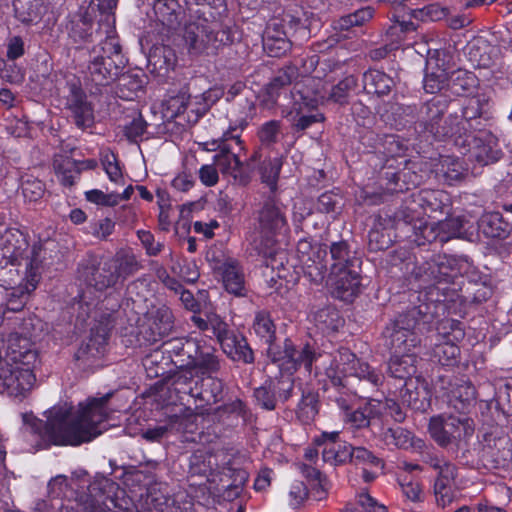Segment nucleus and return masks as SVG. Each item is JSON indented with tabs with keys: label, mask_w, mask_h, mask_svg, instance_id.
<instances>
[{
	"label": "nucleus",
	"mask_w": 512,
	"mask_h": 512,
	"mask_svg": "<svg viewBox=\"0 0 512 512\" xmlns=\"http://www.w3.org/2000/svg\"><path fill=\"white\" fill-rule=\"evenodd\" d=\"M243 145L238 135L226 131V178H233V184L245 185L249 175L244 167L246 156L243 154Z\"/></svg>",
	"instance_id": "obj_16"
},
{
	"label": "nucleus",
	"mask_w": 512,
	"mask_h": 512,
	"mask_svg": "<svg viewBox=\"0 0 512 512\" xmlns=\"http://www.w3.org/2000/svg\"><path fill=\"white\" fill-rule=\"evenodd\" d=\"M298 69L295 66H286L280 69L267 85V93L271 98L278 96L280 89L289 86L298 78Z\"/></svg>",
	"instance_id": "obj_40"
},
{
	"label": "nucleus",
	"mask_w": 512,
	"mask_h": 512,
	"mask_svg": "<svg viewBox=\"0 0 512 512\" xmlns=\"http://www.w3.org/2000/svg\"><path fill=\"white\" fill-rule=\"evenodd\" d=\"M54 169L57 179L64 186H72L79 174L77 162L68 157L56 158Z\"/></svg>",
	"instance_id": "obj_39"
},
{
	"label": "nucleus",
	"mask_w": 512,
	"mask_h": 512,
	"mask_svg": "<svg viewBox=\"0 0 512 512\" xmlns=\"http://www.w3.org/2000/svg\"><path fill=\"white\" fill-rule=\"evenodd\" d=\"M253 396L256 404L266 411L275 410L279 402L269 378L254 389Z\"/></svg>",
	"instance_id": "obj_41"
},
{
	"label": "nucleus",
	"mask_w": 512,
	"mask_h": 512,
	"mask_svg": "<svg viewBox=\"0 0 512 512\" xmlns=\"http://www.w3.org/2000/svg\"><path fill=\"white\" fill-rule=\"evenodd\" d=\"M0 350V393L21 396L30 391L36 378L32 368L37 354L27 337L11 334Z\"/></svg>",
	"instance_id": "obj_3"
},
{
	"label": "nucleus",
	"mask_w": 512,
	"mask_h": 512,
	"mask_svg": "<svg viewBox=\"0 0 512 512\" xmlns=\"http://www.w3.org/2000/svg\"><path fill=\"white\" fill-rule=\"evenodd\" d=\"M325 375L335 388L346 386V378H357L358 384L354 394L359 398H368V384L372 390H378L384 383V375L368 363L360 361L349 349H339L335 354L328 356V364L324 362Z\"/></svg>",
	"instance_id": "obj_6"
},
{
	"label": "nucleus",
	"mask_w": 512,
	"mask_h": 512,
	"mask_svg": "<svg viewBox=\"0 0 512 512\" xmlns=\"http://www.w3.org/2000/svg\"><path fill=\"white\" fill-rule=\"evenodd\" d=\"M480 445L478 457L484 467L489 469L508 467L512 460V450L507 438L485 434Z\"/></svg>",
	"instance_id": "obj_13"
},
{
	"label": "nucleus",
	"mask_w": 512,
	"mask_h": 512,
	"mask_svg": "<svg viewBox=\"0 0 512 512\" xmlns=\"http://www.w3.org/2000/svg\"><path fill=\"white\" fill-rule=\"evenodd\" d=\"M434 494L437 505L442 508L448 506L454 500V494L451 489V484H446L441 481H435Z\"/></svg>",
	"instance_id": "obj_63"
},
{
	"label": "nucleus",
	"mask_w": 512,
	"mask_h": 512,
	"mask_svg": "<svg viewBox=\"0 0 512 512\" xmlns=\"http://www.w3.org/2000/svg\"><path fill=\"white\" fill-rule=\"evenodd\" d=\"M490 107V98L485 94H477L467 100L462 110V120L460 122H467L476 118L490 121L492 117Z\"/></svg>",
	"instance_id": "obj_31"
},
{
	"label": "nucleus",
	"mask_w": 512,
	"mask_h": 512,
	"mask_svg": "<svg viewBox=\"0 0 512 512\" xmlns=\"http://www.w3.org/2000/svg\"><path fill=\"white\" fill-rule=\"evenodd\" d=\"M447 15V8L437 3L429 4L412 11V16L420 21H438Z\"/></svg>",
	"instance_id": "obj_55"
},
{
	"label": "nucleus",
	"mask_w": 512,
	"mask_h": 512,
	"mask_svg": "<svg viewBox=\"0 0 512 512\" xmlns=\"http://www.w3.org/2000/svg\"><path fill=\"white\" fill-rule=\"evenodd\" d=\"M424 220V212L419 205H416L414 193L407 196L398 209L389 216L391 228L398 231L397 237L404 238L410 236L411 231Z\"/></svg>",
	"instance_id": "obj_14"
},
{
	"label": "nucleus",
	"mask_w": 512,
	"mask_h": 512,
	"mask_svg": "<svg viewBox=\"0 0 512 512\" xmlns=\"http://www.w3.org/2000/svg\"><path fill=\"white\" fill-rule=\"evenodd\" d=\"M319 412L318 393L310 388L302 389L301 399L297 405L296 415L304 424L311 423Z\"/></svg>",
	"instance_id": "obj_34"
},
{
	"label": "nucleus",
	"mask_w": 512,
	"mask_h": 512,
	"mask_svg": "<svg viewBox=\"0 0 512 512\" xmlns=\"http://www.w3.org/2000/svg\"><path fill=\"white\" fill-rule=\"evenodd\" d=\"M267 353L272 362L277 364L279 371H289V373H295L301 366L311 373L314 362L325 357L323 362L328 364L329 356L318 353L315 347L309 343L295 345L290 339H285L282 348H268ZM323 365L324 363H322Z\"/></svg>",
	"instance_id": "obj_9"
},
{
	"label": "nucleus",
	"mask_w": 512,
	"mask_h": 512,
	"mask_svg": "<svg viewBox=\"0 0 512 512\" xmlns=\"http://www.w3.org/2000/svg\"><path fill=\"white\" fill-rule=\"evenodd\" d=\"M0 78L11 84H21L25 79V69L16 63L0 61Z\"/></svg>",
	"instance_id": "obj_56"
},
{
	"label": "nucleus",
	"mask_w": 512,
	"mask_h": 512,
	"mask_svg": "<svg viewBox=\"0 0 512 512\" xmlns=\"http://www.w3.org/2000/svg\"><path fill=\"white\" fill-rule=\"evenodd\" d=\"M383 438L387 444L397 447H405L410 443V433L401 427L386 429Z\"/></svg>",
	"instance_id": "obj_60"
},
{
	"label": "nucleus",
	"mask_w": 512,
	"mask_h": 512,
	"mask_svg": "<svg viewBox=\"0 0 512 512\" xmlns=\"http://www.w3.org/2000/svg\"><path fill=\"white\" fill-rule=\"evenodd\" d=\"M342 207V197L334 191H326L318 197L317 209L321 213L338 214Z\"/></svg>",
	"instance_id": "obj_50"
},
{
	"label": "nucleus",
	"mask_w": 512,
	"mask_h": 512,
	"mask_svg": "<svg viewBox=\"0 0 512 512\" xmlns=\"http://www.w3.org/2000/svg\"><path fill=\"white\" fill-rule=\"evenodd\" d=\"M251 461L245 449H226V501L240 498L249 479Z\"/></svg>",
	"instance_id": "obj_11"
},
{
	"label": "nucleus",
	"mask_w": 512,
	"mask_h": 512,
	"mask_svg": "<svg viewBox=\"0 0 512 512\" xmlns=\"http://www.w3.org/2000/svg\"><path fill=\"white\" fill-rule=\"evenodd\" d=\"M22 194L24 198L30 202L37 201L44 194L43 183L34 178H27L21 184Z\"/></svg>",
	"instance_id": "obj_59"
},
{
	"label": "nucleus",
	"mask_w": 512,
	"mask_h": 512,
	"mask_svg": "<svg viewBox=\"0 0 512 512\" xmlns=\"http://www.w3.org/2000/svg\"><path fill=\"white\" fill-rule=\"evenodd\" d=\"M416 205L424 212V217L437 218L449 214L452 206L450 195L443 190L423 189L414 192Z\"/></svg>",
	"instance_id": "obj_19"
},
{
	"label": "nucleus",
	"mask_w": 512,
	"mask_h": 512,
	"mask_svg": "<svg viewBox=\"0 0 512 512\" xmlns=\"http://www.w3.org/2000/svg\"><path fill=\"white\" fill-rule=\"evenodd\" d=\"M394 112L400 118V125L414 124L415 131L427 140H445L459 131L457 117L449 115L443 119L445 105L435 99L419 105H397Z\"/></svg>",
	"instance_id": "obj_5"
},
{
	"label": "nucleus",
	"mask_w": 512,
	"mask_h": 512,
	"mask_svg": "<svg viewBox=\"0 0 512 512\" xmlns=\"http://www.w3.org/2000/svg\"><path fill=\"white\" fill-rule=\"evenodd\" d=\"M226 419H233V423L231 424L234 427L243 426L248 418V411L244 405V403L236 398L230 403H226Z\"/></svg>",
	"instance_id": "obj_54"
},
{
	"label": "nucleus",
	"mask_w": 512,
	"mask_h": 512,
	"mask_svg": "<svg viewBox=\"0 0 512 512\" xmlns=\"http://www.w3.org/2000/svg\"><path fill=\"white\" fill-rule=\"evenodd\" d=\"M313 321L316 328L323 334L337 332L343 325L344 319L340 312L331 306L318 309L313 314Z\"/></svg>",
	"instance_id": "obj_30"
},
{
	"label": "nucleus",
	"mask_w": 512,
	"mask_h": 512,
	"mask_svg": "<svg viewBox=\"0 0 512 512\" xmlns=\"http://www.w3.org/2000/svg\"><path fill=\"white\" fill-rule=\"evenodd\" d=\"M357 502L365 512H387V507L383 504H380L367 492H361L358 495Z\"/></svg>",
	"instance_id": "obj_64"
},
{
	"label": "nucleus",
	"mask_w": 512,
	"mask_h": 512,
	"mask_svg": "<svg viewBox=\"0 0 512 512\" xmlns=\"http://www.w3.org/2000/svg\"><path fill=\"white\" fill-rule=\"evenodd\" d=\"M477 225L478 231L491 239H505L512 230L511 224L499 212L483 214Z\"/></svg>",
	"instance_id": "obj_22"
},
{
	"label": "nucleus",
	"mask_w": 512,
	"mask_h": 512,
	"mask_svg": "<svg viewBox=\"0 0 512 512\" xmlns=\"http://www.w3.org/2000/svg\"><path fill=\"white\" fill-rule=\"evenodd\" d=\"M430 302H415L405 312L400 313L383 331L384 345L390 351L404 353L412 351L420 343L416 329L426 325L437 317L436 307L439 298H431Z\"/></svg>",
	"instance_id": "obj_4"
},
{
	"label": "nucleus",
	"mask_w": 512,
	"mask_h": 512,
	"mask_svg": "<svg viewBox=\"0 0 512 512\" xmlns=\"http://www.w3.org/2000/svg\"><path fill=\"white\" fill-rule=\"evenodd\" d=\"M226 356L236 362L252 363L254 361L253 351L249 347L246 339L242 336L229 335L226 331Z\"/></svg>",
	"instance_id": "obj_35"
},
{
	"label": "nucleus",
	"mask_w": 512,
	"mask_h": 512,
	"mask_svg": "<svg viewBox=\"0 0 512 512\" xmlns=\"http://www.w3.org/2000/svg\"><path fill=\"white\" fill-rule=\"evenodd\" d=\"M391 357L388 362L389 374L404 381L411 380L410 377L416 373L417 356L412 351L398 353L390 351Z\"/></svg>",
	"instance_id": "obj_26"
},
{
	"label": "nucleus",
	"mask_w": 512,
	"mask_h": 512,
	"mask_svg": "<svg viewBox=\"0 0 512 512\" xmlns=\"http://www.w3.org/2000/svg\"><path fill=\"white\" fill-rule=\"evenodd\" d=\"M436 385L448 408L461 415L469 413L476 398L475 388L470 382L458 379L452 382L445 376H440Z\"/></svg>",
	"instance_id": "obj_12"
},
{
	"label": "nucleus",
	"mask_w": 512,
	"mask_h": 512,
	"mask_svg": "<svg viewBox=\"0 0 512 512\" xmlns=\"http://www.w3.org/2000/svg\"><path fill=\"white\" fill-rule=\"evenodd\" d=\"M412 380L405 381L400 390V397L403 404L413 410H423L425 407L424 399H420V391L411 388Z\"/></svg>",
	"instance_id": "obj_53"
},
{
	"label": "nucleus",
	"mask_w": 512,
	"mask_h": 512,
	"mask_svg": "<svg viewBox=\"0 0 512 512\" xmlns=\"http://www.w3.org/2000/svg\"><path fill=\"white\" fill-rule=\"evenodd\" d=\"M109 395L88 398L77 409L67 403L54 406L46 415V424L33 415L25 414L26 429L39 435L44 445L79 446L90 442L106 429L104 423L111 410L107 407Z\"/></svg>",
	"instance_id": "obj_1"
},
{
	"label": "nucleus",
	"mask_w": 512,
	"mask_h": 512,
	"mask_svg": "<svg viewBox=\"0 0 512 512\" xmlns=\"http://www.w3.org/2000/svg\"><path fill=\"white\" fill-rule=\"evenodd\" d=\"M253 328L255 333L266 343L268 348L278 347L275 343L276 327L271 315L267 311H259L256 313Z\"/></svg>",
	"instance_id": "obj_37"
},
{
	"label": "nucleus",
	"mask_w": 512,
	"mask_h": 512,
	"mask_svg": "<svg viewBox=\"0 0 512 512\" xmlns=\"http://www.w3.org/2000/svg\"><path fill=\"white\" fill-rule=\"evenodd\" d=\"M282 167L280 158L270 159L265 161L261 168L262 180L267 183L271 190H275Z\"/></svg>",
	"instance_id": "obj_52"
},
{
	"label": "nucleus",
	"mask_w": 512,
	"mask_h": 512,
	"mask_svg": "<svg viewBox=\"0 0 512 512\" xmlns=\"http://www.w3.org/2000/svg\"><path fill=\"white\" fill-rule=\"evenodd\" d=\"M428 431L432 439L442 448L455 445L457 453L462 450L457 458L467 459V450L464 449L467 441L474 434L473 420L466 416L455 417L452 415L433 416L428 425Z\"/></svg>",
	"instance_id": "obj_7"
},
{
	"label": "nucleus",
	"mask_w": 512,
	"mask_h": 512,
	"mask_svg": "<svg viewBox=\"0 0 512 512\" xmlns=\"http://www.w3.org/2000/svg\"><path fill=\"white\" fill-rule=\"evenodd\" d=\"M329 249L332 260L331 272L361 267L360 258L357 257L355 251L351 250L346 241L340 240L332 242Z\"/></svg>",
	"instance_id": "obj_25"
},
{
	"label": "nucleus",
	"mask_w": 512,
	"mask_h": 512,
	"mask_svg": "<svg viewBox=\"0 0 512 512\" xmlns=\"http://www.w3.org/2000/svg\"><path fill=\"white\" fill-rule=\"evenodd\" d=\"M437 342L431 356L442 366H454L460 356V343L465 337L463 323L455 319H444L437 327Z\"/></svg>",
	"instance_id": "obj_10"
},
{
	"label": "nucleus",
	"mask_w": 512,
	"mask_h": 512,
	"mask_svg": "<svg viewBox=\"0 0 512 512\" xmlns=\"http://www.w3.org/2000/svg\"><path fill=\"white\" fill-rule=\"evenodd\" d=\"M286 118L291 123L293 133H303L306 129L310 128L315 123L323 122L325 117L322 113L315 114H301L300 112H289Z\"/></svg>",
	"instance_id": "obj_47"
},
{
	"label": "nucleus",
	"mask_w": 512,
	"mask_h": 512,
	"mask_svg": "<svg viewBox=\"0 0 512 512\" xmlns=\"http://www.w3.org/2000/svg\"><path fill=\"white\" fill-rule=\"evenodd\" d=\"M411 242H414L416 245L421 246L425 245L427 242H440V232L437 228V223L428 224L425 220H423L415 229V231L410 232V236L406 237Z\"/></svg>",
	"instance_id": "obj_43"
},
{
	"label": "nucleus",
	"mask_w": 512,
	"mask_h": 512,
	"mask_svg": "<svg viewBox=\"0 0 512 512\" xmlns=\"http://www.w3.org/2000/svg\"><path fill=\"white\" fill-rule=\"evenodd\" d=\"M463 143L468 144L471 157L481 165L497 162L502 156L498 139L491 132L467 135Z\"/></svg>",
	"instance_id": "obj_17"
},
{
	"label": "nucleus",
	"mask_w": 512,
	"mask_h": 512,
	"mask_svg": "<svg viewBox=\"0 0 512 512\" xmlns=\"http://www.w3.org/2000/svg\"><path fill=\"white\" fill-rule=\"evenodd\" d=\"M356 86L357 79L352 75L345 77L329 89L322 87L320 79L308 78L304 88L298 89L296 93L299 95L301 104L308 108H314L325 101L344 105L348 103L350 93Z\"/></svg>",
	"instance_id": "obj_8"
},
{
	"label": "nucleus",
	"mask_w": 512,
	"mask_h": 512,
	"mask_svg": "<svg viewBox=\"0 0 512 512\" xmlns=\"http://www.w3.org/2000/svg\"><path fill=\"white\" fill-rule=\"evenodd\" d=\"M226 293L233 296L230 306L234 305V299H238L245 307L252 303V292L247 285L243 267L238 260L226 256Z\"/></svg>",
	"instance_id": "obj_18"
},
{
	"label": "nucleus",
	"mask_w": 512,
	"mask_h": 512,
	"mask_svg": "<svg viewBox=\"0 0 512 512\" xmlns=\"http://www.w3.org/2000/svg\"><path fill=\"white\" fill-rule=\"evenodd\" d=\"M449 80L447 69L438 66L436 61L430 59L427 61L426 73L423 80V88L427 93L435 94L440 92Z\"/></svg>",
	"instance_id": "obj_32"
},
{
	"label": "nucleus",
	"mask_w": 512,
	"mask_h": 512,
	"mask_svg": "<svg viewBox=\"0 0 512 512\" xmlns=\"http://www.w3.org/2000/svg\"><path fill=\"white\" fill-rule=\"evenodd\" d=\"M100 161L108 179L115 184H123V171L116 155L109 149L103 150Z\"/></svg>",
	"instance_id": "obj_45"
},
{
	"label": "nucleus",
	"mask_w": 512,
	"mask_h": 512,
	"mask_svg": "<svg viewBox=\"0 0 512 512\" xmlns=\"http://www.w3.org/2000/svg\"><path fill=\"white\" fill-rule=\"evenodd\" d=\"M28 249V243L18 232H7L0 239V260L18 264Z\"/></svg>",
	"instance_id": "obj_24"
},
{
	"label": "nucleus",
	"mask_w": 512,
	"mask_h": 512,
	"mask_svg": "<svg viewBox=\"0 0 512 512\" xmlns=\"http://www.w3.org/2000/svg\"><path fill=\"white\" fill-rule=\"evenodd\" d=\"M454 116L457 117V121L459 124V131H457L456 133H454L451 136H448L447 138H451L456 135H458L459 138H461L462 132L465 135V137L467 135L480 134L481 132H489L488 130L485 129V127L489 121H485L483 118H476L475 120H470L467 122H460L459 117L457 115H454Z\"/></svg>",
	"instance_id": "obj_57"
},
{
	"label": "nucleus",
	"mask_w": 512,
	"mask_h": 512,
	"mask_svg": "<svg viewBox=\"0 0 512 512\" xmlns=\"http://www.w3.org/2000/svg\"><path fill=\"white\" fill-rule=\"evenodd\" d=\"M343 421L352 431L369 428L371 419L363 407L347 411L343 416Z\"/></svg>",
	"instance_id": "obj_51"
},
{
	"label": "nucleus",
	"mask_w": 512,
	"mask_h": 512,
	"mask_svg": "<svg viewBox=\"0 0 512 512\" xmlns=\"http://www.w3.org/2000/svg\"><path fill=\"white\" fill-rule=\"evenodd\" d=\"M349 463L379 469L384 467L383 460L363 446H353L350 453Z\"/></svg>",
	"instance_id": "obj_46"
},
{
	"label": "nucleus",
	"mask_w": 512,
	"mask_h": 512,
	"mask_svg": "<svg viewBox=\"0 0 512 512\" xmlns=\"http://www.w3.org/2000/svg\"><path fill=\"white\" fill-rule=\"evenodd\" d=\"M89 71L92 81L98 85L108 84L118 75V68L110 56L94 58L89 66Z\"/></svg>",
	"instance_id": "obj_33"
},
{
	"label": "nucleus",
	"mask_w": 512,
	"mask_h": 512,
	"mask_svg": "<svg viewBox=\"0 0 512 512\" xmlns=\"http://www.w3.org/2000/svg\"><path fill=\"white\" fill-rule=\"evenodd\" d=\"M289 505L293 508L299 507L308 497V489L304 482L296 480L289 488Z\"/></svg>",
	"instance_id": "obj_62"
},
{
	"label": "nucleus",
	"mask_w": 512,
	"mask_h": 512,
	"mask_svg": "<svg viewBox=\"0 0 512 512\" xmlns=\"http://www.w3.org/2000/svg\"><path fill=\"white\" fill-rule=\"evenodd\" d=\"M327 248H317L313 258L301 261L304 277L316 285L323 282L327 273Z\"/></svg>",
	"instance_id": "obj_28"
},
{
	"label": "nucleus",
	"mask_w": 512,
	"mask_h": 512,
	"mask_svg": "<svg viewBox=\"0 0 512 512\" xmlns=\"http://www.w3.org/2000/svg\"><path fill=\"white\" fill-rule=\"evenodd\" d=\"M275 244L276 241L268 236L265 247L259 248V254L266 258V266H270L272 270H277V276L282 278L285 277L281 270H284L283 260L286 259V253L284 250H278Z\"/></svg>",
	"instance_id": "obj_38"
},
{
	"label": "nucleus",
	"mask_w": 512,
	"mask_h": 512,
	"mask_svg": "<svg viewBox=\"0 0 512 512\" xmlns=\"http://www.w3.org/2000/svg\"><path fill=\"white\" fill-rule=\"evenodd\" d=\"M107 343V334L105 331L97 332L94 334L89 341L82 346L77 352L78 359L84 358H99L105 352V346Z\"/></svg>",
	"instance_id": "obj_44"
},
{
	"label": "nucleus",
	"mask_w": 512,
	"mask_h": 512,
	"mask_svg": "<svg viewBox=\"0 0 512 512\" xmlns=\"http://www.w3.org/2000/svg\"><path fill=\"white\" fill-rule=\"evenodd\" d=\"M293 375L294 373H289V371H279V376L269 378L280 402H286L293 395L295 387V378Z\"/></svg>",
	"instance_id": "obj_42"
},
{
	"label": "nucleus",
	"mask_w": 512,
	"mask_h": 512,
	"mask_svg": "<svg viewBox=\"0 0 512 512\" xmlns=\"http://www.w3.org/2000/svg\"><path fill=\"white\" fill-rule=\"evenodd\" d=\"M437 228L440 232V243H446L453 238H460L472 241L474 238V228L468 220L463 217H449L437 222Z\"/></svg>",
	"instance_id": "obj_21"
},
{
	"label": "nucleus",
	"mask_w": 512,
	"mask_h": 512,
	"mask_svg": "<svg viewBox=\"0 0 512 512\" xmlns=\"http://www.w3.org/2000/svg\"><path fill=\"white\" fill-rule=\"evenodd\" d=\"M262 232L266 234H282L287 230L286 219L280 208L273 201L265 202L259 214Z\"/></svg>",
	"instance_id": "obj_23"
},
{
	"label": "nucleus",
	"mask_w": 512,
	"mask_h": 512,
	"mask_svg": "<svg viewBox=\"0 0 512 512\" xmlns=\"http://www.w3.org/2000/svg\"><path fill=\"white\" fill-rule=\"evenodd\" d=\"M352 444L343 442H328L322 450L324 462L333 466L342 465L349 462Z\"/></svg>",
	"instance_id": "obj_36"
},
{
	"label": "nucleus",
	"mask_w": 512,
	"mask_h": 512,
	"mask_svg": "<svg viewBox=\"0 0 512 512\" xmlns=\"http://www.w3.org/2000/svg\"><path fill=\"white\" fill-rule=\"evenodd\" d=\"M476 84L477 78L472 72L459 70L453 75L449 86L453 94L464 95L470 93Z\"/></svg>",
	"instance_id": "obj_48"
},
{
	"label": "nucleus",
	"mask_w": 512,
	"mask_h": 512,
	"mask_svg": "<svg viewBox=\"0 0 512 512\" xmlns=\"http://www.w3.org/2000/svg\"><path fill=\"white\" fill-rule=\"evenodd\" d=\"M407 147L398 135L395 134H384L382 135L381 148L379 149L380 154L385 157H398L405 154Z\"/></svg>",
	"instance_id": "obj_49"
},
{
	"label": "nucleus",
	"mask_w": 512,
	"mask_h": 512,
	"mask_svg": "<svg viewBox=\"0 0 512 512\" xmlns=\"http://www.w3.org/2000/svg\"><path fill=\"white\" fill-rule=\"evenodd\" d=\"M262 43L264 51L270 57H281L291 49V41L283 31L281 23L275 20L267 24Z\"/></svg>",
	"instance_id": "obj_20"
},
{
	"label": "nucleus",
	"mask_w": 512,
	"mask_h": 512,
	"mask_svg": "<svg viewBox=\"0 0 512 512\" xmlns=\"http://www.w3.org/2000/svg\"><path fill=\"white\" fill-rule=\"evenodd\" d=\"M361 267L330 272L333 297L351 303L361 292Z\"/></svg>",
	"instance_id": "obj_15"
},
{
	"label": "nucleus",
	"mask_w": 512,
	"mask_h": 512,
	"mask_svg": "<svg viewBox=\"0 0 512 512\" xmlns=\"http://www.w3.org/2000/svg\"><path fill=\"white\" fill-rule=\"evenodd\" d=\"M471 264L466 257L453 255H435L430 260L415 265L410 274V284L415 291L410 294V302H430L439 298L437 302L438 314L444 311L445 303L454 301L458 297L455 280L468 273Z\"/></svg>",
	"instance_id": "obj_2"
},
{
	"label": "nucleus",
	"mask_w": 512,
	"mask_h": 512,
	"mask_svg": "<svg viewBox=\"0 0 512 512\" xmlns=\"http://www.w3.org/2000/svg\"><path fill=\"white\" fill-rule=\"evenodd\" d=\"M496 400L505 414H512V378L497 388Z\"/></svg>",
	"instance_id": "obj_58"
},
{
	"label": "nucleus",
	"mask_w": 512,
	"mask_h": 512,
	"mask_svg": "<svg viewBox=\"0 0 512 512\" xmlns=\"http://www.w3.org/2000/svg\"><path fill=\"white\" fill-rule=\"evenodd\" d=\"M280 130V123L276 120H270L264 123L259 131L258 137L262 144L264 145H272L276 143L277 137Z\"/></svg>",
	"instance_id": "obj_61"
},
{
	"label": "nucleus",
	"mask_w": 512,
	"mask_h": 512,
	"mask_svg": "<svg viewBox=\"0 0 512 512\" xmlns=\"http://www.w3.org/2000/svg\"><path fill=\"white\" fill-rule=\"evenodd\" d=\"M362 83L366 93L379 97L388 95L395 86V81L391 76L377 69H369L364 72Z\"/></svg>",
	"instance_id": "obj_27"
},
{
	"label": "nucleus",
	"mask_w": 512,
	"mask_h": 512,
	"mask_svg": "<svg viewBox=\"0 0 512 512\" xmlns=\"http://www.w3.org/2000/svg\"><path fill=\"white\" fill-rule=\"evenodd\" d=\"M466 169L462 161L454 156H440L438 162L435 164V173L438 179L446 182L448 185H453L460 181Z\"/></svg>",
	"instance_id": "obj_29"
}]
</instances>
